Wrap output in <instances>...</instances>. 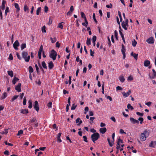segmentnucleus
Listing matches in <instances>:
<instances>
[{
	"label": "nucleus",
	"mask_w": 156,
	"mask_h": 156,
	"mask_svg": "<svg viewBox=\"0 0 156 156\" xmlns=\"http://www.w3.org/2000/svg\"><path fill=\"white\" fill-rule=\"evenodd\" d=\"M149 133L146 130H145L143 133H141L140 135V140L142 141H145Z\"/></svg>",
	"instance_id": "nucleus-1"
},
{
	"label": "nucleus",
	"mask_w": 156,
	"mask_h": 156,
	"mask_svg": "<svg viewBox=\"0 0 156 156\" xmlns=\"http://www.w3.org/2000/svg\"><path fill=\"white\" fill-rule=\"evenodd\" d=\"M100 137V135L99 133H93L91 136V138L92 140L94 142L97 140Z\"/></svg>",
	"instance_id": "nucleus-2"
},
{
	"label": "nucleus",
	"mask_w": 156,
	"mask_h": 156,
	"mask_svg": "<svg viewBox=\"0 0 156 156\" xmlns=\"http://www.w3.org/2000/svg\"><path fill=\"white\" fill-rule=\"evenodd\" d=\"M57 55L56 51L53 49L51 51L49 55V57L50 58H52L53 60H55L56 59Z\"/></svg>",
	"instance_id": "nucleus-3"
},
{
	"label": "nucleus",
	"mask_w": 156,
	"mask_h": 156,
	"mask_svg": "<svg viewBox=\"0 0 156 156\" xmlns=\"http://www.w3.org/2000/svg\"><path fill=\"white\" fill-rule=\"evenodd\" d=\"M122 28L125 30H127V27H126V26L128 27V20L127 19H126L125 21H123L122 22Z\"/></svg>",
	"instance_id": "nucleus-4"
},
{
	"label": "nucleus",
	"mask_w": 156,
	"mask_h": 156,
	"mask_svg": "<svg viewBox=\"0 0 156 156\" xmlns=\"http://www.w3.org/2000/svg\"><path fill=\"white\" fill-rule=\"evenodd\" d=\"M120 143H123V141L121 139L120 137H119L118 139V141L117 143L116 149H117L120 148Z\"/></svg>",
	"instance_id": "nucleus-5"
},
{
	"label": "nucleus",
	"mask_w": 156,
	"mask_h": 156,
	"mask_svg": "<svg viewBox=\"0 0 156 156\" xmlns=\"http://www.w3.org/2000/svg\"><path fill=\"white\" fill-rule=\"evenodd\" d=\"M20 45L19 43L18 40H16L14 43L13 46L14 49L16 50H18V48L17 47Z\"/></svg>",
	"instance_id": "nucleus-6"
},
{
	"label": "nucleus",
	"mask_w": 156,
	"mask_h": 156,
	"mask_svg": "<svg viewBox=\"0 0 156 156\" xmlns=\"http://www.w3.org/2000/svg\"><path fill=\"white\" fill-rule=\"evenodd\" d=\"M121 51L123 55V59H124L126 58V53L125 52L126 50L125 49L124 46L123 44L122 45V48L121 49Z\"/></svg>",
	"instance_id": "nucleus-7"
},
{
	"label": "nucleus",
	"mask_w": 156,
	"mask_h": 156,
	"mask_svg": "<svg viewBox=\"0 0 156 156\" xmlns=\"http://www.w3.org/2000/svg\"><path fill=\"white\" fill-rule=\"evenodd\" d=\"M130 120L131 122L133 124H135V123L138 124L139 123V121L138 120L135 119H134L132 117L130 118Z\"/></svg>",
	"instance_id": "nucleus-8"
},
{
	"label": "nucleus",
	"mask_w": 156,
	"mask_h": 156,
	"mask_svg": "<svg viewBox=\"0 0 156 156\" xmlns=\"http://www.w3.org/2000/svg\"><path fill=\"white\" fill-rule=\"evenodd\" d=\"M21 83H19L18 85L15 87V89L18 92H20L21 91Z\"/></svg>",
	"instance_id": "nucleus-9"
},
{
	"label": "nucleus",
	"mask_w": 156,
	"mask_h": 156,
	"mask_svg": "<svg viewBox=\"0 0 156 156\" xmlns=\"http://www.w3.org/2000/svg\"><path fill=\"white\" fill-rule=\"evenodd\" d=\"M147 42L149 44H153L154 40L153 37H151L147 40Z\"/></svg>",
	"instance_id": "nucleus-10"
},
{
	"label": "nucleus",
	"mask_w": 156,
	"mask_h": 156,
	"mask_svg": "<svg viewBox=\"0 0 156 156\" xmlns=\"http://www.w3.org/2000/svg\"><path fill=\"white\" fill-rule=\"evenodd\" d=\"M131 91L130 90H129L128 92L126 93L125 92H124L122 93L123 96L125 98L127 97L131 94Z\"/></svg>",
	"instance_id": "nucleus-11"
},
{
	"label": "nucleus",
	"mask_w": 156,
	"mask_h": 156,
	"mask_svg": "<svg viewBox=\"0 0 156 156\" xmlns=\"http://www.w3.org/2000/svg\"><path fill=\"white\" fill-rule=\"evenodd\" d=\"M80 13L82 18L84 19L85 23L86 24H88V23L87 21L86 17L84 13L83 12H81Z\"/></svg>",
	"instance_id": "nucleus-12"
},
{
	"label": "nucleus",
	"mask_w": 156,
	"mask_h": 156,
	"mask_svg": "<svg viewBox=\"0 0 156 156\" xmlns=\"http://www.w3.org/2000/svg\"><path fill=\"white\" fill-rule=\"evenodd\" d=\"M100 132L102 134H104L107 131V129L106 128H102L100 129Z\"/></svg>",
	"instance_id": "nucleus-13"
},
{
	"label": "nucleus",
	"mask_w": 156,
	"mask_h": 156,
	"mask_svg": "<svg viewBox=\"0 0 156 156\" xmlns=\"http://www.w3.org/2000/svg\"><path fill=\"white\" fill-rule=\"evenodd\" d=\"M76 122L78 123L77 125L79 126L82 123V121L80 120V118H78L76 120Z\"/></svg>",
	"instance_id": "nucleus-14"
},
{
	"label": "nucleus",
	"mask_w": 156,
	"mask_h": 156,
	"mask_svg": "<svg viewBox=\"0 0 156 156\" xmlns=\"http://www.w3.org/2000/svg\"><path fill=\"white\" fill-rule=\"evenodd\" d=\"M14 6L15 8L17 9V10L16 11V12H18L20 10V8L19 7L18 4L15 3H14Z\"/></svg>",
	"instance_id": "nucleus-15"
},
{
	"label": "nucleus",
	"mask_w": 156,
	"mask_h": 156,
	"mask_svg": "<svg viewBox=\"0 0 156 156\" xmlns=\"http://www.w3.org/2000/svg\"><path fill=\"white\" fill-rule=\"evenodd\" d=\"M131 55L136 60H137V59L138 54H136L135 53H133L132 52L131 53Z\"/></svg>",
	"instance_id": "nucleus-16"
},
{
	"label": "nucleus",
	"mask_w": 156,
	"mask_h": 156,
	"mask_svg": "<svg viewBox=\"0 0 156 156\" xmlns=\"http://www.w3.org/2000/svg\"><path fill=\"white\" fill-rule=\"evenodd\" d=\"M22 57L24 58L28 56V53L26 51H23L22 53Z\"/></svg>",
	"instance_id": "nucleus-17"
},
{
	"label": "nucleus",
	"mask_w": 156,
	"mask_h": 156,
	"mask_svg": "<svg viewBox=\"0 0 156 156\" xmlns=\"http://www.w3.org/2000/svg\"><path fill=\"white\" fill-rule=\"evenodd\" d=\"M150 62L148 60H145L144 62V66L146 67H147L150 64Z\"/></svg>",
	"instance_id": "nucleus-18"
},
{
	"label": "nucleus",
	"mask_w": 156,
	"mask_h": 156,
	"mask_svg": "<svg viewBox=\"0 0 156 156\" xmlns=\"http://www.w3.org/2000/svg\"><path fill=\"white\" fill-rule=\"evenodd\" d=\"M54 66V64L52 61L48 63V67L50 69H52L53 68Z\"/></svg>",
	"instance_id": "nucleus-19"
},
{
	"label": "nucleus",
	"mask_w": 156,
	"mask_h": 156,
	"mask_svg": "<svg viewBox=\"0 0 156 156\" xmlns=\"http://www.w3.org/2000/svg\"><path fill=\"white\" fill-rule=\"evenodd\" d=\"M6 3V1L4 0H3L2 3V5L1 8L3 10H4L5 9V5Z\"/></svg>",
	"instance_id": "nucleus-20"
},
{
	"label": "nucleus",
	"mask_w": 156,
	"mask_h": 156,
	"mask_svg": "<svg viewBox=\"0 0 156 156\" xmlns=\"http://www.w3.org/2000/svg\"><path fill=\"white\" fill-rule=\"evenodd\" d=\"M19 80V79L17 78L14 77L12 80V83L13 84H15L16 82Z\"/></svg>",
	"instance_id": "nucleus-21"
},
{
	"label": "nucleus",
	"mask_w": 156,
	"mask_h": 156,
	"mask_svg": "<svg viewBox=\"0 0 156 156\" xmlns=\"http://www.w3.org/2000/svg\"><path fill=\"white\" fill-rule=\"evenodd\" d=\"M108 141L109 143V145L110 147H112L113 146V144H114V142L113 141H112V142L110 140V139L109 138H107Z\"/></svg>",
	"instance_id": "nucleus-22"
},
{
	"label": "nucleus",
	"mask_w": 156,
	"mask_h": 156,
	"mask_svg": "<svg viewBox=\"0 0 156 156\" xmlns=\"http://www.w3.org/2000/svg\"><path fill=\"white\" fill-rule=\"evenodd\" d=\"M21 112L23 114H27L28 113V111L27 109H22L21 110Z\"/></svg>",
	"instance_id": "nucleus-23"
},
{
	"label": "nucleus",
	"mask_w": 156,
	"mask_h": 156,
	"mask_svg": "<svg viewBox=\"0 0 156 156\" xmlns=\"http://www.w3.org/2000/svg\"><path fill=\"white\" fill-rule=\"evenodd\" d=\"M42 66L45 69H46L47 68V67L46 66V64L45 63V62L44 61H43L41 63Z\"/></svg>",
	"instance_id": "nucleus-24"
},
{
	"label": "nucleus",
	"mask_w": 156,
	"mask_h": 156,
	"mask_svg": "<svg viewBox=\"0 0 156 156\" xmlns=\"http://www.w3.org/2000/svg\"><path fill=\"white\" fill-rule=\"evenodd\" d=\"M8 74L11 77H12L13 75V72L12 71H8L7 72Z\"/></svg>",
	"instance_id": "nucleus-25"
},
{
	"label": "nucleus",
	"mask_w": 156,
	"mask_h": 156,
	"mask_svg": "<svg viewBox=\"0 0 156 156\" xmlns=\"http://www.w3.org/2000/svg\"><path fill=\"white\" fill-rule=\"evenodd\" d=\"M119 79L120 81L121 82H122V83L123 82L125 81V80L124 78L122 76H119Z\"/></svg>",
	"instance_id": "nucleus-26"
},
{
	"label": "nucleus",
	"mask_w": 156,
	"mask_h": 156,
	"mask_svg": "<svg viewBox=\"0 0 156 156\" xmlns=\"http://www.w3.org/2000/svg\"><path fill=\"white\" fill-rule=\"evenodd\" d=\"M21 50H23L26 47V45L25 43L22 44L20 46Z\"/></svg>",
	"instance_id": "nucleus-27"
},
{
	"label": "nucleus",
	"mask_w": 156,
	"mask_h": 156,
	"mask_svg": "<svg viewBox=\"0 0 156 156\" xmlns=\"http://www.w3.org/2000/svg\"><path fill=\"white\" fill-rule=\"evenodd\" d=\"M91 39L88 38H87L86 44L87 45H89L91 44Z\"/></svg>",
	"instance_id": "nucleus-28"
},
{
	"label": "nucleus",
	"mask_w": 156,
	"mask_h": 156,
	"mask_svg": "<svg viewBox=\"0 0 156 156\" xmlns=\"http://www.w3.org/2000/svg\"><path fill=\"white\" fill-rule=\"evenodd\" d=\"M7 96V94L6 92H4L3 95L1 97V99H4Z\"/></svg>",
	"instance_id": "nucleus-29"
},
{
	"label": "nucleus",
	"mask_w": 156,
	"mask_h": 156,
	"mask_svg": "<svg viewBox=\"0 0 156 156\" xmlns=\"http://www.w3.org/2000/svg\"><path fill=\"white\" fill-rule=\"evenodd\" d=\"M28 103L29 104L28 107H32V101L31 100H29Z\"/></svg>",
	"instance_id": "nucleus-30"
},
{
	"label": "nucleus",
	"mask_w": 156,
	"mask_h": 156,
	"mask_svg": "<svg viewBox=\"0 0 156 156\" xmlns=\"http://www.w3.org/2000/svg\"><path fill=\"white\" fill-rule=\"evenodd\" d=\"M41 7H38L36 11V14L37 15H39L40 12H41Z\"/></svg>",
	"instance_id": "nucleus-31"
},
{
	"label": "nucleus",
	"mask_w": 156,
	"mask_h": 156,
	"mask_svg": "<svg viewBox=\"0 0 156 156\" xmlns=\"http://www.w3.org/2000/svg\"><path fill=\"white\" fill-rule=\"evenodd\" d=\"M30 58V56L28 55L25 58H24L26 62H28L29 61Z\"/></svg>",
	"instance_id": "nucleus-32"
},
{
	"label": "nucleus",
	"mask_w": 156,
	"mask_h": 156,
	"mask_svg": "<svg viewBox=\"0 0 156 156\" xmlns=\"http://www.w3.org/2000/svg\"><path fill=\"white\" fill-rule=\"evenodd\" d=\"M155 144H154V141H151L149 145V146L152 147H154Z\"/></svg>",
	"instance_id": "nucleus-33"
},
{
	"label": "nucleus",
	"mask_w": 156,
	"mask_h": 156,
	"mask_svg": "<svg viewBox=\"0 0 156 156\" xmlns=\"http://www.w3.org/2000/svg\"><path fill=\"white\" fill-rule=\"evenodd\" d=\"M136 44H137V42L135 41V40L134 39H133V41H132V45L134 47H135L136 46Z\"/></svg>",
	"instance_id": "nucleus-34"
},
{
	"label": "nucleus",
	"mask_w": 156,
	"mask_h": 156,
	"mask_svg": "<svg viewBox=\"0 0 156 156\" xmlns=\"http://www.w3.org/2000/svg\"><path fill=\"white\" fill-rule=\"evenodd\" d=\"M34 107H39L38 103L37 101H35Z\"/></svg>",
	"instance_id": "nucleus-35"
},
{
	"label": "nucleus",
	"mask_w": 156,
	"mask_h": 156,
	"mask_svg": "<svg viewBox=\"0 0 156 156\" xmlns=\"http://www.w3.org/2000/svg\"><path fill=\"white\" fill-rule=\"evenodd\" d=\"M9 12V8L8 7H6L5 10V15L6 16L7 15V13Z\"/></svg>",
	"instance_id": "nucleus-36"
},
{
	"label": "nucleus",
	"mask_w": 156,
	"mask_h": 156,
	"mask_svg": "<svg viewBox=\"0 0 156 156\" xmlns=\"http://www.w3.org/2000/svg\"><path fill=\"white\" fill-rule=\"evenodd\" d=\"M23 131L22 130H20L18 131V133L17 134V136H20L21 134H23Z\"/></svg>",
	"instance_id": "nucleus-37"
},
{
	"label": "nucleus",
	"mask_w": 156,
	"mask_h": 156,
	"mask_svg": "<svg viewBox=\"0 0 156 156\" xmlns=\"http://www.w3.org/2000/svg\"><path fill=\"white\" fill-rule=\"evenodd\" d=\"M29 72L30 73H33V72L34 70H33V69L32 66H30L29 67Z\"/></svg>",
	"instance_id": "nucleus-38"
},
{
	"label": "nucleus",
	"mask_w": 156,
	"mask_h": 156,
	"mask_svg": "<svg viewBox=\"0 0 156 156\" xmlns=\"http://www.w3.org/2000/svg\"><path fill=\"white\" fill-rule=\"evenodd\" d=\"M138 121H140V123L142 124L144 121V119L142 117H139L138 119Z\"/></svg>",
	"instance_id": "nucleus-39"
},
{
	"label": "nucleus",
	"mask_w": 156,
	"mask_h": 156,
	"mask_svg": "<svg viewBox=\"0 0 156 156\" xmlns=\"http://www.w3.org/2000/svg\"><path fill=\"white\" fill-rule=\"evenodd\" d=\"M50 39L52 43H54L56 41V39L55 37L54 38L51 37Z\"/></svg>",
	"instance_id": "nucleus-40"
},
{
	"label": "nucleus",
	"mask_w": 156,
	"mask_h": 156,
	"mask_svg": "<svg viewBox=\"0 0 156 156\" xmlns=\"http://www.w3.org/2000/svg\"><path fill=\"white\" fill-rule=\"evenodd\" d=\"M114 34H115V38L117 40H118V32L116 30H115L114 31Z\"/></svg>",
	"instance_id": "nucleus-41"
},
{
	"label": "nucleus",
	"mask_w": 156,
	"mask_h": 156,
	"mask_svg": "<svg viewBox=\"0 0 156 156\" xmlns=\"http://www.w3.org/2000/svg\"><path fill=\"white\" fill-rule=\"evenodd\" d=\"M19 96L18 95H15L13 97V98L11 100V101H13L15 100H16L18 97Z\"/></svg>",
	"instance_id": "nucleus-42"
},
{
	"label": "nucleus",
	"mask_w": 156,
	"mask_h": 156,
	"mask_svg": "<svg viewBox=\"0 0 156 156\" xmlns=\"http://www.w3.org/2000/svg\"><path fill=\"white\" fill-rule=\"evenodd\" d=\"M93 17L94 20V22L96 23H97V22H98V21L96 20V19L95 18V14L94 13L93 14Z\"/></svg>",
	"instance_id": "nucleus-43"
},
{
	"label": "nucleus",
	"mask_w": 156,
	"mask_h": 156,
	"mask_svg": "<svg viewBox=\"0 0 156 156\" xmlns=\"http://www.w3.org/2000/svg\"><path fill=\"white\" fill-rule=\"evenodd\" d=\"M35 67L36 68L37 73L38 74L39 73V69L37 64H35Z\"/></svg>",
	"instance_id": "nucleus-44"
},
{
	"label": "nucleus",
	"mask_w": 156,
	"mask_h": 156,
	"mask_svg": "<svg viewBox=\"0 0 156 156\" xmlns=\"http://www.w3.org/2000/svg\"><path fill=\"white\" fill-rule=\"evenodd\" d=\"M136 114L137 115H139V116H140L141 117L143 116V115H144V114L143 113H140V112H136Z\"/></svg>",
	"instance_id": "nucleus-45"
},
{
	"label": "nucleus",
	"mask_w": 156,
	"mask_h": 156,
	"mask_svg": "<svg viewBox=\"0 0 156 156\" xmlns=\"http://www.w3.org/2000/svg\"><path fill=\"white\" fill-rule=\"evenodd\" d=\"M46 27L45 26H44L42 28V32L46 33V31L45 30Z\"/></svg>",
	"instance_id": "nucleus-46"
},
{
	"label": "nucleus",
	"mask_w": 156,
	"mask_h": 156,
	"mask_svg": "<svg viewBox=\"0 0 156 156\" xmlns=\"http://www.w3.org/2000/svg\"><path fill=\"white\" fill-rule=\"evenodd\" d=\"M9 59L10 60H12L13 59V57L12 54L10 53L9 54Z\"/></svg>",
	"instance_id": "nucleus-47"
},
{
	"label": "nucleus",
	"mask_w": 156,
	"mask_h": 156,
	"mask_svg": "<svg viewBox=\"0 0 156 156\" xmlns=\"http://www.w3.org/2000/svg\"><path fill=\"white\" fill-rule=\"evenodd\" d=\"M5 143L6 145H8L9 146H12L13 145V144L11 143H9L7 142V141H5Z\"/></svg>",
	"instance_id": "nucleus-48"
},
{
	"label": "nucleus",
	"mask_w": 156,
	"mask_h": 156,
	"mask_svg": "<svg viewBox=\"0 0 156 156\" xmlns=\"http://www.w3.org/2000/svg\"><path fill=\"white\" fill-rule=\"evenodd\" d=\"M26 98L25 97H24L23 98V104L24 105H25L26 103Z\"/></svg>",
	"instance_id": "nucleus-49"
},
{
	"label": "nucleus",
	"mask_w": 156,
	"mask_h": 156,
	"mask_svg": "<svg viewBox=\"0 0 156 156\" xmlns=\"http://www.w3.org/2000/svg\"><path fill=\"white\" fill-rule=\"evenodd\" d=\"M63 23V22L59 23L58 25V27L60 28H61V29H62L63 27V25H62L61 24V23Z\"/></svg>",
	"instance_id": "nucleus-50"
},
{
	"label": "nucleus",
	"mask_w": 156,
	"mask_h": 156,
	"mask_svg": "<svg viewBox=\"0 0 156 156\" xmlns=\"http://www.w3.org/2000/svg\"><path fill=\"white\" fill-rule=\"evenodd\" d=\"M83 138L84 141L86 142H88V141L87 140V138L86 136H83Z\"/></svg>",
	"instance_id": "nucleus-51"
},
{
	"label": "nucleus",
	"mask_w": 156,
	"mask_h": 156,
	"mask_svg": "<svg viewBox=\"0 0 156 156\" xmlns=\"http://www.w3.org/2000/svg\"><path fill=\"white\" fill-rule=\"evenodd\" d=\"M28 8L27 5H25L24 7V10L25 12H26L27 10H28Z\"/></svg>",
	"instance_id": "nucleus-52"
},
{
	"label": "nucleus",
	"mask_w": 156,
	"mask_h": 156,
	"mask_svg": "<svg viewBox=\"0 0 156 156\" xmlns=\"http://www.w3.org/2000/svg\"><path fill=\"white\" fill-rule=\"evenodd\" d=\"M48 11V8L46 6H45L44 7V11L45 12H47Z\"/></svg>",
	"instance_id": "nucleus-53"
},
{
	"label": "nucleus",
	"mask_w": 156,
	"mask_h": 156,
	"mask_svg": "<svg viewBox=\"0 0 156 156\" xmlns=\"http://www.w3.org/2000/svg\"><path fill=\"white\" fill-rule=\"evenodd\" d=\"M43 49V46H42V45H41L40 46V47L39 49L38 52H41L42 51Z\"/></svg>",
	"instance_id": "nucleus-54"
},
{
	"label": "nucleus",
	"mask_w": 156,
	"mask_h": 156,
	"mask_svg": "<svg viewBox=\"0 0 156 156\" xmlns=\"http://www.w3.org/2000/svg\"><path fill=\"white\" fill-rule=\"evenodd\" d=\"M116 90H122V88L121 87H120L118 86L116 87Z\"/></svg>",
	"instance_id": "nucleus-55"
},
{
	"label": "nucleus",
	"mask_w": 156,
	"mask_h": 156,
	"mask_svg": "<svg viewBox=\"0 0 156 156\" xmlns=\"http://www.w3.org/2000/svg\"><path fill=\"white\" fill-rule=\"evenodd\" d=\"M9 152L7 150H5L4 152V154L5 155H9Z\"/></svg>",
	"instance_id": "nucleus-56"
},
{
	"label": "nucleus",
	"mask_w": 156,
	"mask_h": 156,
	"mask_svg": "<svg viewBox=\"0 0 156 156\" xmlns=\"http://www.w3.org/2000/svg\"><path fill=\"white\" fill-rule=\"evenodd\" d=\"M120 133L121 134H126V133L124 132L123 130L122 129H121L119 130Z\"/></svg>",
	"instance_id": "nucleus-57"
},
{
	"label": "nucleus",
	"mask_w": 156,
	"mask_h": 156,
	"mask_svg": "<svg viewBox=\"0 0 156 156\" xmlns=\"http://www.w3.org/2000/svg\"><path fill=\"white\" fill-rule=\"evenodd\" d=\"M38 65H39V67H40V69H41V70L42 71H43V72H44V69H43V68H42V66H41V64H40V63L39 62H38Z\"/></svg>",
	"instance_id": "nucleus-58"
},
{
	"label": "nucleus",
	"mask_w": 156,
	"mask_h": 156,
	"mask_svg": "<svg viewBox=\"0 0 156 156\" xmlns=\"http://www.w3.org/2000/svg\"><path fill=\"white\" fill-rule=\"evenodd\" d=\"M112 5L110 3V5H106V7L107 8H112Z\"/></svg>",
	"instance_id": "nucleus-59"
},
{
	"label": "nucleus",
	"mask_w": 156,
	"mask_h": 156,
	"mask_svg": "<svg viewBox=\"0 0 156 156\" xmlns=\"http://www.w3.org/2000/svg\"><path fill=\"white\" fill-rule=\"evenodd\" d=\"M16 55L17 57L19 59L21 60V58H22L21 57H20V55L19 54L18 52H16Z\"/></svg>",
	"instance_id": "nucleus-60"
},
{
	"label": "nucleus",
	"mask_w": 156,
	"mask_h": 156,
	"mask_svg": "<svg viewBox=\"0 0 156 156\" xmlns=\"http://www.w3.org/2000/svg\"><path fill=\"white\" fill-rule=\"evenodd\" d=\"M52 105V102H49L47 105V106L48 107H51Z\"/></svg>",
	"instance_id": "nucleus-61"
},
{
	"label": "nucleus",
	"mask_w": 156,
	"mask_h": 156,
	"mask_svg": "<svg viewBox=\"0 0 156 156\" xmlns=\"http://www.w3.org/2000/svg\"><path fill=\"white\" fill-rule=\"evenodd\" d=\"M97 37L96 36H94L92 38V41H95V42L96 40Z\"/></svg>",
	"instance_id": "nucleus-62"
},
{
	"label": "nucleus",
	"mask_w": 156,
	"mask_h": 156,
	"mask_svg": "<svg viewBox=\"0 0 156 156\" xmlns=\"http://www.w3.org/2000/svg\"><path fill=\"white\" fill-rule=\"evenodd\" d=\"M145 105H147L148 107L150 106L151 105V102H148L146 103H145Z\"/></svg>",
	"instance_id": "nucleus-63"
},
{
	"label": "nucleus",
	"mask_w": 156,
	"mask_h": 156,
	"mask_svg": "<svg viewBox=\"0 0 156 156\" xmlns=\"http://www.w3.org/2000/svg\"><path fill=\"white\" fill-rule=\"evenodd\" d=\"M56 47H57L58 48H59L60 46V43L58 42H57L56 43Z\"/></svg>",
	"instance_id": "nucleus-64"
}]
</instances>
